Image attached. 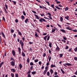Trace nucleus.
<instances>
[{
	"label": "nucleus",
	"mask_w": 77,
	"mask_h": 77,
	"mask_svg": "<svg viewBox=\"0 0 77 77\" xmlns=\"http://www.w3.org/2000/svg\"><path fill=\"white\" fill-rule=\"evenodd\" d=\"M19 43L21 44L22 48H24L23 47V46H24V43L23 42V40H20Z\"/></svg>",
	"instance_id": "obj_1"
},
{
	"label": "nucleus",
	"mask_w": 77,
	"mask_h": 77,
	"mask_svg": "<svg viewBox=\"0 0 77 77\" xmlns=\"http://www.w3.org/2000/svg\"><path fill=\"white\" fill-rule=\"evenodd\" d=\"M63 65H64V66H65V67H67V66H71L72 65V64L70 63H67L63 64Z\"/></svg>",
	"instance_id": "obj_2"
},
{
	"label": "nucleus",
	"mask_w": 77,
	"mask_h": 77,
	"mask_svg": "<svg viewBox=\"0 0 77 77\" xmlns=\"http://www.w3.org/2000/svg\"><path fill=\"white\" fill-rule=\"evenodd\" d=\"M39 21H40V23H42L43 22H46V20L44 18H41L39 20Z\"/></svg>",
	"instance_id": "obj_3"
},
{
	"label": "nucleus",
	"mask_w": 77,
	"mask_h": 77,
	"mask_svg": "<svg viewBox=\"0 0 77 77\" xmlns=\"http://www.w3.org/2000/svg\"><path fill=\"white\" fill-rule=\"evenodd\" d=\"M57 46V48H56L55 49V51H56V52H59V51H60V48H59V46H57V45H56Z\"/></svg>",
	"instance_id": "obj_4"
},
{
	"label": "nucleus",
	"mask_w": 77,
	"mask_h": 77,
	"mask_svg": "<svg viewBox=\"0 0 77 77\" xmlns=\"http://www.w3.org/2000/svg\"><path fill=\"white\" fill-rule=\"evenodd\" d=\"M54 29H52V31L51 32V33H54V32L56 31V30L57 31V30H58V29H57V28H56L55 27H54Z\"/></svg>",
	"instance_id": "obj_5"
},
{
	"label": "nucleus",
	"mask_w": 77,
	"mask_h": 77,
	"mask_svg": "<svg viewBox=\"0 0 77 77\" xmlns=\"http://www.w3.org/2000/svg\"><path fill=\"white\" fill-rule=\"evenodd\" d=\"M15 61H11V63H10L11 65V66H15Z\"/></svg>",
	"instance_id": "obj_6"
},
{
	"label": "nucleus",
	"mask_w": 77,
	"mask_h": 77,
	"mask_svg": "<svg viewBox=\"0 0 77 77\" xmlns=\"http://www.w3.org/2000/svg\"><path fill=\"white\" fill-rule=\"evenodd\" d=\"M50 72L51 73V75H52L54 73V71H53V69H51L50 70Z\"/></svg>",
	"instance_id": "obj_7"
},
{
	"label": "nucleus",
	"mask_w": 77,
	"mask_h": 77,
	"mask_svg": "<svg viewBox=\"0 0 77 77\" xmlns=\"http://www.w3.org/2000/svg\"><path fill=\"white\" fill-rule=\"evenodd\" d=\"M54 75H55L54 76V77H59L58 75H57V72L56 71L54 72Z\"/></svg>",
	"instance_id": "obj_8"
},
{
	"label": "nucleus",
	"mask_w": 77,
	"mask_h": 77,
	"mask_svg": "<svg viewBox=\"0 0 77 77\" xmlns=\"http://www.w3.org/2000/svg\"><path fill=\"white\" fill-rule=\"evenodd\" d=\"M12 54L14 56H15V51L14 50L12 51Z\"/></svg>",
	"instance_id": "obj_9"
},
{
	"label": "nucleus",
	"mask_w": 77,
	"mask_h": 77,
	"mask_svg": "<svg viewBox=\"0 0 77 77\" xmlns=\"http://www.w3.org/2000/svg\"><path fill=\"white\" fill-rule=\"evenodd\" d=\"M51 68H54V67H56V65L55 64L54 65L52 64L51 65Z\"/></svg>",
	"instance_id": "obj_10"
},
{
	"label": "nucleus",
	"mask_w": 77,
	"mask_h": 77,
	"mask_svg": "<svg viewBox=\"0 0 77 77\" xmlns=\"http://www.w3.org/2000/svg\"><path fill=\"white\" fill-rule=\"evenodd\" d=\"M35 17L36 18V19H37V20H39V17L38 16V15L36 14H34Z\"/></svg>",
	"instance_id": "obj_11"
},
{
	"label": "nucleus",
	"mask_w": 77,
	"mask_h": 77,
	"mask_svg": "<svg viewBox=\"0 0 77 77\" xmlns=\"http://www.w3.org/2000/svg\"><path fill=\"white\" fill-rule=\"evenodd\" d=\"M19 67L20 69H21V68L23 67L22 64H20L19 65Z\"/></svg>",
	"instance_id": "obj_12"
},
{
	"label": "nucleus",
	"mask_w": 77,
	"mask_h": 77,
	"mask_svg": "<svg viewBox=\"0 0 77 77\" xmlns=\"http://www.w3.org/2000/svg\"><path fill=\"white\" fill-rule=\"evenodd\" d=\"M49 46L50 47V48H51L52 47V43H51V42H49Z\"/></svg>",
	"instance_id": "obj_13"
},
{
	"label": "nucleus",
	"mask_w": 77,
	"mask_h": 77,
	"mask_svg": "<svg viewBox=\"0 0 77 77\" xmlns=\"http://www.w3.org/2000/svg\"><path fill=\"white\" fill-rule=\"evenodd\" d=\"M21 54H22V56L23 57H25V56H26V54H25L24 53L23 51H22L21 53Z\"/></svg>",
	"instance_id": "obj_14"
},
{
	"label": "nucleus",
	"mask_w": 77,
	"mask_h": 77,
	"mask_svg": "<svg viewBox=\"0 0 77 77\" xmlns=\"http://www.w3.org/2000/svg\"><path fill=\"white\" fill-rule=\"evenodd\" d=\"M18 50L19 54H21V48H20L19 47L18 48Z\"/></svg>",
	"instance_id": "obj_15"
},
{
	"label": "nucleus",
	"mask_w": 77,
	"mask_h": 77,
	"mask_svg": "<svg viewBox=\"0 0 77 77\" xmlns=\"http://www.w3.org/2000/svg\"><path fill=\"white\" fill-rule=\"evenodd\" d=\"M11 71L12 72H15V70L14 69H11Z\"/></svg>",
	"instance_id": "obj_16"
},
{
	"label": "nucleus",
	"mask_w": 77,
	"mask_h": 77,
	"mask_svg": "<svg viewBox=\"0 0 77 77\" xmlns=\"http://www.w3.org/2000/svg\"><path fill=\"white\" fill-rule=\"evenodd\" d=\"M10 60L11 61H15V59L13 58L12 57H11L10 58Z\"/></svg>",
	"instance_id": "obj_17"
},
{
	"label": "nucleus",
	"mask_w": 77,
	"mask_h": 77,
	"mask_svg": "<svg viewBox=\"0 0 77 77\" xmlns=\"http://www.w3.org/2000/svg\"><path fill=\"white\" fill-rule=\"evenodd\" d=\"M55 2L57 3V4H60L61 2L60 1H58L57 0H55Z\"/></svg>",
	"instance_id": "obj_18"
},
{
	"label": "nucleus",
	"mask_w": 77,
	"mask_h": 77,
	"mask_svg": "<svg viewBox=\"0 0 77 77\" xmlns=\"http://www.w3.org/2000/svg\"><path fill=\"white\" fill-rule=\"evenodd\" d=\"M48 71V70H45L43 72V74L44 75H45L46 74V73Z\"/></svg>",
	"instance_id": "obj_19"
},
{
	"label": "nucleus",
	"mask_w": 77,
	"mask_h": 77,
	"mask_svg": "<svg viewBox=\"0 0 77 77\" xmlns=\"http://www.w3.org/2000/svg\"><path fill=\"white\" fill-rule=\"evenodd\" d=\"M48 59L49 61L50 62V60H51V57H50V56H49L48 57Z\"/></svg>",
	"instance_id": "obj_20"
},
{
	"label": "nucleus",
	"mask_w": 77,
	"mask_h": 77,
	"mask_svg": "<svg viewBox=\"0 0 77 77\" xmlns=\"http://www.w3.org/2000/svg\"><path fill=\"white\" fill-rule=\"evenodd\" d=\"M60 30L61 31V32H62L63 33H66V31H65V30L63 29H60Z\"/></svg>",
	"instance_id": "obj_21"
},
{
	"label": "nucleus",
	"mask_w": 77,
	"mask_h": 77,
	"mask_svg": "<svg viewBox=\"0 0 77 77\" xmlns=\"http://www.w3.org/2000/svg\"><path fill=\"white\" fill-rule=\"evenodd\" d=\"M55 8H57L58 9H59V10H60L61 9L62 10V8L59 7L58 6H55Z\"/></svg>",
	"instance_id": "obj_22"
},
{
	"label": "nucleus",
	"mask_w": 77,
	"mask_h": 77,
	"mask_svg": "<svg viewBox=\"0 0 77 77\" xmlns=\"http://www.w3.org/2000/svg\"><path fill=\"white\" fill-rule=\"evenodd\" d=\"M4 63V62H1L0 64V68L2 66V65Z\"/></svg>",
	"instance_id": "obj_23"
},
{
	"label": "nucleus",
	"mask_w": 77,
	"mask_h": 77,
	"mask_svg": "<svg viewBox=\"0 0 77 77\" xmlns=\"http://www.w3.org/2000/svg\"><path fill=\"white\" fill-rule=\"evenodd\" d=\"M47 36H48L46 35L44 38V40H45V41H47Z\"/></svg>",
	"instance_id": "obj_24"
},
{
	"label": "nucleus",
	"mask_w": 77,
	"mask_h": 77,
	"mask_svg": "<svg viewBox=\"0 0 77 77\" xmlns=\"http://www.w3.org/2000/svg\"><path fill=\"white\" fill-rule=\"evenodd\" d=\"M36 72L35 71L31 72V74H32L33 75H35V74H36Z\"/></svg>",
	"instance_id": "obj_25"
},
{
	"label": "nucleus",
	"mask_w": 77,
	"mask_h": 77,
	"mask_svg": "<svg viewBox=\"0 0 77 77\" xmlns=\"http://www.w3.org/2000/svg\"><path fill=\"white\" fill-rule=\"evenodd\" d=\"M60 69H61V71L63 73V74H65V72L64 71H63V69H62V68H61Z\"/></svg>",
	"instance_id": "obj_26"
},
{
	"label": "nucleus",
	"mask_w": 77,
	"mask_h": 77,
	"mask_svg": "<svg viewBox=\"0 0 77 77\" xmlns=\"http://www.w3.org/2000/svg\"><path fill=\"white\" fill-rule=\"evenodd\" d=\"M38 61H39V60H38V59H36L34 60V62L35 63H37Z\"/></svg>",
	"instance_id": "obj_27"
},
{
	"label": "nucleus",
	"mask_w": 77,
	"mask_h": 77,
	"mask_svg": "<svg viewBox=\"0 0 77 77\" xmlns=\"http://www.w3.org/2000/svg\"><path fill=\"white\" fill-rule=\"evenodd\" d=\"M63 54H60L59 57H60V58L62 57H63Z\"/></svg>",
	"instance_id": "obj_28"
},
{
	"label": "nucleus",
	"mask_w": 77,
	"mask_h": 77,
	"mask_svg": "<svg viewBox=\"0 0 77 77\" xmlns=\"http://www.w3.org/2000/svg\"><path fill=\"white\" fill-rule=\"evenodd\" d=\"M12 2H13L14 3V5H15L17 4V1H12Z\"/></svg>",
	"instance_id": "obj_29"
},
{
	"label": "nucleus",
	"mask_w": 77,
	"mask_h": 77,
	"mask_svg": "<svg viewBox=\"0 0 77 77\" xmlns=\"http://www.w3.org/2000/svg\"><path fill=\"white\" fill-rule=\"evenodd\" d=\"M63 17H61L60 18V21H61V22H63Z\"/></svg>",
	"instance_id": "obj_30"
},
{
	"label": "nucleus",
	"mask_w": 77,
	"mask_h": 77,
	"mask_svg": "<svg viewBox=\"0 0 77 77\" xmlns=\"http://www.w3.org/2000/svg\"><path fill=\"white\" fill-rule=\"evenodd\" d=\"M69 9V8L68 7H66L65 8V11H68Z\"/></svg>",
	"instance_id": "obj_31"
},
{
	"label": "nucleus",
	"mask_w": 77,
	"mask_h": 77,
	"mask_svg": "<svg viewBox=\"0 0 77 77\" xmlns=\"http://www.w3.org/2000/svg\"><path fill=\"white\" fill-rule=\"evenodd\" d=\"M65 18H66V20H69V19H68V18H69V16H68L65 17Z\"/></svg>",
	"instance_id": "obj_32"
},
{
	"label": "nucleus",
	"mask_w": 77,
	"mask_h": 77,
	"mask_svg": "<svg viewBox=\"0 0 77 77\" xmlns=\"http://www.w3.org/2000/svg\"><path fill=\"white\" fill-rule=\"evenodd\" d=\"M21 17L22 20H24V19L25 18V17L23 15Z\"/></svg>",
	"instance_id": "obj_33"
},
{
	"label": "nucleus",
	"mask_w": 77,
	"mask_h": 77,
	"mask_svg": "<svg viewBox=\"0 0 77 77\" xmlns=\"http://www.w3.org/2000/svg\"><path fill=\"white\" fill-rule=\"evenodd\" d=\"M29 19L28 18H27L25 21V22L26 23H27V22L28 21Z\"/></svg>",
	"instance_id": "obj_34"
},
{
	"label": "nucleus",
	"mask_w": 77,
	"mask_h": 77,
	"mask_svg": "<svg viewBox=\"0 0 77 77\" xmlns=\"http://www.w3.org/2000/svg\"><path fill=\"white\" fill-rule=\"evenodd\" d=\"M2 34L3 36L4 37V38H6L5 35V34H4V33H3V32H2Z\"/></svg>",
	"instance_id": "obj_35"
},
{
	"label": "nucleus",
	"mask_w": 77,
	"mask_h": 77,
	"mask_svg": "<svg viewBox=\"0 0 77 77\" xmlns=\"http://www.w3.org/2000/svg\"><path fill=\"white\" fill-rule=\"evenodd\" d=\"M46 56V54H45V53H44L43 54V57H45Z\"/></svg>",
	"instance_id": "obj_36"
},
{
	"label": "nucleus",
	"mask_w": 77,
	"mask_h": 77,
	"mask_svg": "<svg viewBox=\"0 0 77 77\" xmlns=\"http://www.w3.org/2000/svg\"><path fill=\"white\" fill-rule=\"evenodd\" d=\"M68 51L69 52H72V48H71L70 49H69L68 50Z\"/></svg>",
	"instance_id": "obj_37"
},
{
	"label": "nucleus",
	"mask_w": 77,
	"mask_h": 77,
	"mask_svg": "<svg viewBox=\"0 0 77 77\" xmlns=\"http://www.w3.org/2000/svg\"><path fill=\"white\" fill-rule=\"evenodd\" d=\"M50 72H47V75H48V76H50Z\"/></svg>",
	"instance_id": "obj_38"
},
{
	"label": "nucleus",
	"mask_w": 77,
	"mask_h": 77,
	"mask_svg": "<svg viewBox=\"0 0 77 77\" xmlns=\"http://www.w3.org/2000/svg\"><path fill=\"white\" fill-rule=\"evenodd\" d=\"M30 66H32L34 65V64L32 62H31L30 63Z\"/></svg>",
	"instance_id": "obj_39"
},
{
	"label": "nucleus",
	"mask_w": 77,
	"mask_h": 77,
	"mask_svg": "<svg viewBox=\"0 0 77 77\" xmlns=\"http://www.w3.org/2000/svg\"><path fill=\"white\" fill-rule=\"evenodd\" d=\"M5 7L6 8V9L8 10V5H6V4L5 3Z\"/></svg>",
	"instance_id": "obj_40"
},
{
	"label": "nucleus",
	"mask_w": 77,
	"mask_h": 77,
	"mask_svg": "<svg viewBox=\"0 0 77 77\" xmlns=\"http://www.w3.org/2000/svg\"><path fill=\"white\" fill-rule=\"evenodd\" d=\"M61 41L63 42L64 43H65L66 42V41H65L64 39H62Z\"/></svg>",
	"instance_id": "obj_41"
},
{
	"label": "nucleus",
	"mask_w": 77,
	"mask_h": 77,
	"mask_svg": "<svg viewBox=\"0 0 77 77\" xmlns=\"http://www.w3.org/2000/svg\"><path fill=\"white\" fill-rule=\"evenodd\" d=\"M48 65H50V61L47 63H46V66H48Z\"/></svg>",
	"instance_id": "obj_42"
},
{
	"label": "nucleus",
	"mask_w": 77,
	"mask_h": 77,
	"mask_svg": "<svg viewBox=\"0 0 77 77\" xmlns=\"http://www.w3.org/2000/svg\"><path fill=\"white\" fill-rule=\"evenodd\" d=\"M26 60L28 63H29L30 62V60H29V58H28Z\"/></svg>",
	"instance_id": "obj_43"
},
{
	"label": "nucleus",
	"mask_w": 77,
	"mask_h": 77,
	"mask_svg": "<svg viewBox=\"0 0 77 77\" xmlns=\"http://www.w3.org/2000/svg\"><path fill=\"white\" fill-rule=\"evenodd\" d=\"M51 7L53 8V9H55V8L54 7V5L53 4L52 5H51Z\"/></svg>",
	"instance_id": "obj_44"
},
{
	"label": "nucleus",
	"mask_w": 77,
	"mask_h": 77,
	"mask_svg": "<svg viewBox=\"0 0 77 77\" xmlns=\"http://www.w3.org/2000/svg\"><path fill=\"white\" fill-rule=\"evenodd\" d=\"M74 50L75 52H77V47H76L74 48Z\"/></svg>",
	"instance_id": "obj_45"
},
{
	"label": "nucleus",
	"mask_w": 77,
	"mask_h": 77,
	"mask_svg": "<svg viewBox=\"0 0 77 77\" xmlns=\"http://www.w3.org/2000/svg\"><path fill=\"white\" fill-rule=\"evenodd\" d=\"M11 75L12 76V77H14V74L12 73H11Z\"/></svg>",
	"instance_id": "obj_46"
},
{
	"label": "nucleus",
	"mask_w": 77,
	"mask_h": 77,
	"mask_svg": "<svg viewBox=\"0 0 77 77\" xmlns=\"http://www.w3.org/2000/svg\"><path fill=\"white\" fill-rule=\"evenodd\" d=\"M48 66H46L45 67V70H47V71H48Z\"/></svg>",
	"instance_id": "obj_47"
},
{
	"label": "nucleus",
	"mask_w": 77,
	"mask_h": 77,
	"mask_svg": "<svg viewBox=\"0 0 77 77\" xmlns=\"http://www.w3.org/2000/svg\"><path fill=\"white\" fill-rule=\"evenodd\" d=\"M39 6L40 7V8L41 9H43V8H44V6H43L39 5Z\"/></svg>",
	"instance_id": "obj_48"
},
{
	"label": "nucleus",
	"mask_w": 77,
	"mask_h": 77,
	"mask_svg": "<svg viewBox=\"0 0 77 77\" xmlns=\"http://www.w3.org/2000/svg\"><path fill=\"white\" fill-rule=\"evenodd\" d=\"M18 33L19 35H20V36H21L22 35V33H21V32H18Z\"/></svg>",
	"instance_id": "obj_49"
},
{
	"label": "nucleus",
	"mask_w": 77,
	"mask_h": 77,
	"mask_svg": "<svg viewBox=\"0 0 77 77\" xmlns=\"http://www.w3.org/2000/svg\"><path fill=\"white\" fill-rule=\"evenodd\" d=\"M69 48V47L68 46H66V48H65V49L66 50H68Z\"/></svg>",
	"instance_id": "obj_50"
},
{
	"label": "nucleus",
	"mask_w": 77,
	"mask_h": 77,
	"mask_svg": "<svg viewBox=\"0 0 77 77\" xmlns=\"http://www.w3.org/2000/svg\"><path fill=\"white\" fill-rule=\"evenodd\" d=\"M31 72V71L30 70H29V71H28V72H27V74H30Z\"/></svg>",
	"instance_id": "obj_51"
},
{
	"label": "nucleus",
	"mask_w": 77,
	"mask_h": 77,
	"mask_svg": "<svg viewBox=\"0 0 77 77\" xmlns=\"http://www.w3.org/2000/svg\"><path fill=\"white\" fill-rule=\"evenodd\" d=\"M63 38L64 40H67V38H66V37H63Z\"/></svg>",
	"instance_id": "obj_52"
},
{
	"label": "nucleus",
	"mask_w": 77,
	"mask_h": 77,
	"mask_svg": "<svg viewBox=\"0 0 77 77\" xmlns=\"http://www.w3.org/2000/svg\"><path fill=\"white\" fill-rule=\"evenodd\" d=\"M46 13L47 14V15H49L51 16V14L50 13L48 12H47Z\"/></svg>",
	"instance_id": "obj_53"
},
{
	"label": "nucleus",
	"mask_w": 77,
	"mask_h": 77,
	"mask_svg": "<svg viewBox=\"0 0 77 77\" xmlns=\"http://www.w3.org/2000/svg\"><path fill=\"white\" fill-rule=\"evenodd\" d=\"M45 2H46V3H47L48 5L49 6H50V3H49V2L47 1H45Z\"/></svg>",
	"instance_id": "obj_54"
},
{
	"label": "nucleus",
	"mask_w": 77,
	"mask_h": 77,
	"mask_svg": "<svg viewBox=\"0 0 77 77\" xmlns=\"http://www.w3.org/2000/svg\"><path fill=\"white\" fill-rule=\"evenodd\" d=\"M74 59L75 60H77V57H74Z\"/></svg>",
	"instance_id": "obj_55"
},
{
	"label": "nucleus",
	"mask_w": 77,
	"mask_h": 77,
	"mask_svg": "<svg viewBox=\"0 0 77 77\" xmlns=\"http://www.w3.org/2000/svg\"><path fill=\"white\" fill-rule=\"evenodd\" d=\"M40 15H41V17H43V16H45V14H40Z\"/></svg>",
	"instance_id": "obj_56"
},
{
	"label": "nucleus",
	"mask_w": 77,
	"mask_h": 77,
	"mask_svg": "<svg viewBox=\"0 0 77 77\" xmlns=\"http://www.w3.org/2000/svg\"><path fill=\"white\" fill-rule=\"evenodd\" d=\"M23 14L25 16L26 15V13L25 12V11H24L23 12Z\"/></svg>",
	"instance_id": "obj_57"
},
{
	"label": "nucleus",
	"mask_w": 77,
	"mask_h": 77,
	"mask_svg": "<svg viewBox=\"0 0 77 77\" xmlns=\"http://www.w3.org/2000/svg\"><path fill=\"white\" fill-rule=\"evenodd\" d=\"M72 32H77V30L76 29H75L74 30H72Z\"/></svg>",
	"instance_id": "obj_58"
},
{
	"label": "nucleus",
	"mask_w": 77,
	"mask_h": 77,
	"mask_svg": "<svg viewBox=\"0 0 77 77\" xmlns=\"http://www.w3.org/2000/svg\"><path fill=\"white\" fill-rule=\"evenodd\" d=\"M35 35L36 37H38V36H38V34H37V33H36L35 34Z\"/></svg>",
	"instance_id": "obj_59"
},
{
	"label": "nucleus",
	"mask_w": 77,
	"mask_h": 77,
	"mask_svg": "<svg viewBox=\"0 0 77 77\" xmlns=\"http://www.w3.org/2000/svg\"><path fill=\"white\" fill-rule=\"evenodd\" d=\"M15 76L16 77H18V73L15 74Z\"/></svg>",
	"instance_id": "obj_60"
},
{
	"label": "nucleus",
	"mask_w": 77,
	"mask_h": 77,
	"mask_svg": "<svg viewBox=\"0 0 77 77\" xmlns=\"http://www.w3.org/2000/svg\"><path fill=\"white\" fill-rule=\"evenodd\" d=\"M48 17H49V18L50 19V20H52V17H51V16H48Z\"/></svg>",
	"instance_id": "obj_61"
},
{
	"label": "nucleus",
	"mask_w": 77,
	"mask_h": 77,
	"mask_svg": "<svg viewBox=\"0 0 77 77\" xmlns=\"http://www.w3.org/2000/svg\"><path fill=\"white\" fill-rule=\"evenodd\" d=\"M33 66H31V67H30V70L32 71V70L33 69Z\"/></svg>",
	"instance_id": "obj_62"
},
{
	"label": "nucleus",
	"mask_w": 77,
	"mask_h": 77,
	"mask_svg": "<svg viewBox=\"0 0 77 77\" xmlns=\"http://www.w3.org/2000/svg\"><path fill=\"white\" fill-rule=\"evenodd\" d=\"M58 6H59V7H63V6L61 5V4H59L58 5Z\"/></svg>",
	"instance_id": "obj_63"
},
{
	"label": "nucleus",
	"mask_w": 77,
	"mask_h": 77,
	"mask_svg": "<svg viewBox=\"0 0 77 77\" xmlns=\"http://www.w3.org/2000/svg\"><path fill=\"white\" fill-rule=\"evenodd\" d=\"M27 77H32V76H31L30 74H28Z\"/></svg>",
	"instance_id": "obj_64"
}]
</instances>
